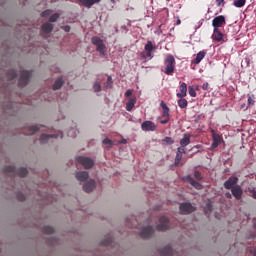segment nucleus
I'll use <instances>...</instances> for the list:
<instances>
[{"mask_svg": "<svg viewBox=\"0 0 256 256\" xmlns=\"http://www.w3.org/2000/svg\"><path fill=\"white\" fill-rule=\"evenodd\" d=\"M225 25H227V22L225 21V16L223 15L216 16L212 20V27L214 29H219V27H225Z\"/></svg>", "mask_w": 256, "mask_h": 256, "instance_id": "423d86ee", "label": "nucleus"}, {"mask_svg": "<svg viewBox=\"0 0 256 256\" xmlns=\"http://www.w3.org/2000/svg\"><path fill=\"white\" fill-rule=\"evenodd\" d=\"M64 31H66V33H69V31H71V27L70 26H65Z\"/></svg>", "mask_w": 256, "mask_h": 256, "instance_id": "603ef678", "label": "nucleus"}, {"mask_svg": "<svg viewBox=\"0 0 256 256\" xmlns=\"http://www.w3.org/2000/svg\"><path fill=\"white\" fill-rule=\"evenodd\" d=\"M225 195H226L227 199H231V197H232L231 193H229V192H227Z\"/></svg>", "mask_w": 256, "mask_h": 256, "instance_id": "864d4df0", "label": "nucleus"}, {"mask_svg": "<svg viewBox=\"0 0 256 256\" xmlns=\"http://www.w3.org/2000/svg\"><path fill=\"white\" fill-rule=\"evenodd\" d=\"M194 177L195 179H197L198 181H201V179H203V177H201V174L199 171H195L194 172Z\"/></svg>", "mask_w": 256, "mask_h": 256, "instance_id": "a18cd8bd", "label": "nucleus"}, {"mask_svg": "<svg viewBox=\"0 0 256 256\" xmlns=\"http://www.w3.org/2000/svg\"><path fill=\"white\" fill-rule=\"evenodd\" d=\"M18 201H25V194L18 192L16 195Z\"/></svg>", "mask_w": 256, "mask_h": 256, "instance_id": "79ce46f5", "label": "nucleus"}, {"mask_svg": "<svg viewBox=\"0 0 256 256\" xmlns=\"http://www.w3.org/2000/svg\"><path fill=\"white\" fill-rule=\"evenodd\" d=\"M175 64H176L175 57L171 54H168L166 56V59L164 60L165 75H173V73H175Z\"/></svg>", "mask_w": 256, "mask_h": 256, "instance_id": "f257e3e1", "label": "nucleus"}, {"mask_svg": "<svg viewBox=\"0 0 256 256\" xmlns=\"http://www.w3.org/2000/svg\"><path fill=\"white\" fill-rule=\"evenodd\" d=\"M188 93L190 97H197V92H195V88H193V86H189Z\"/></svg>", "mask_w": 256, "mask_h": 256, "instance_id": "58836bf2", "label": "nucleus"}, {"mask_svg": "<svg viewBox=\"0 0 256 256\" xmlns=\"http://www.w3.org/2000/svg\"><path fill=\"white\" fill-rule=\"evenodd\" d=\"M17 77V71L11 69L7 72L8 81H13Z\"/></svg>", "mask_w": 256, "mask_h": 256, "instance_id": "cd10ccee", "label": "nucleus"}, {"mask_svg": "<svg viewBox=\"0 0 256 256\" xmlns=\"http://www.w3.org/2000/svg\"><path fill=\"white\" fill-rule=\"evenodd\" d=\"M80 5H83V7H87L90 9V7H93L96 3H101V0H80L78 1Z\"/></svg>", "mask_w": 256, "mask_h": 256, "instance_id": "f3484780", "label": "nucleus"}, {"mask_svg": "<svg viewBox=\"0 0 256 256\" xmlns=\"http://www.w3.org/2000/svg\"><path fill=\"white\" fill-rule=\"evenodd\" d=\"M245 2L246 0H234L233 5L234 7L241 8L245 6Z\"/></svg>", "mask_w": 256, "mask_h": 256, "instance_id": "2f4dec72", "label": "nucleus"}, {"mask_svg": "<svg viewBox=\"0 0 256 256\" xmlns=\"http://www.w3.org/2000/svg\"><path fill=\"white\" fill-rule=\"evenodd\" d=\"M157 231H167L169 229V218L161 216L159 218V224L156 226Z\"/></svg>", "mask_w": 256, "mask_h": 256, "instance_id": "0eeeda50", "label": "nucleus"}, {"mask_svg": "<svg viewBox=\"0 0 256 256\" xmlns=\"http://www.w3.org/2000/svg\"><path fill=\"white\" fill-rule=\"evenodd\" d=\"M57 137H59V135L57 134H52V135L42 134L40 136V143H47L49 139L51 138L57 139Z\"/></svg>", "mask_w": 256, "mask_h": 256, "instance_id": "4be33fe9", "label": "nucleus"}, {"mask_svg": "<svg viewBox=\"0 0 256 256\" xmlns=\"http://www.w3.org/2000/svg\"><path fill=\"white\" fill-rule=\"evenodd\" d=\"M177 153L180 154V155L185 154L186 153L185 146L178 147Z\"/></svg>", "mask_w": 256, "mask_h": 256, "instance_id": "37998d69", "label": "nucleus"}, {"mask_svg": "<svg viewBox=\"0 0 256 256\" xmlns=\"http://www.w3.org/2000/svg\"><path fill=\"white\" fill-rule=\"evenodd\" d=\"M61 87H63V78H58L53 85V90L57 91L58 89H61Z\"/></svg>", "mask_w": 256, "mask_h": 256, "instance_id": "bb28decb", "label": "nucleus"}, {"mask_svg": "<svg viewBox=\"0 0 256 256\" xmlns=\"http://www.w3.org/2000/svg\"><path fill=\"white\" fill-rule=\"evenodd\" d=\"M179 93L176 94V96L179 99H183L185 97H187V83L183 82L180 87H179Z\"/></svg>", "mask_w": 256, "mask_h": 256, "instance_id": "dca6fc26", "label": "nucleus"}, {"mask_svg": "<svg viewBox=\"0 0 256 256\" xmlns=\"http://www.w3.org/2000/svg\"><path fill=\"white\" fill-rule=\"evenodd\" d=\"M39 131V126H30L29 133L27 135H35Z\"/></svg>", "mask_w": 256, "mask_h": 256, "instance_id": "473e14b6", "label": "nucleus"}, {"mask_svg": "<svg viewBox=\"0 0 256 256\" xmlns=\"http://www.w3.org/2000/svg\"><path fill=\"white\" fill-rule=\"evenodd\" d=\"M202 89H203V91H209V83L208 82L204 83L202 85Z\"/></svg>", "mask_w": 256, "mask_h": 256, "instance_id": "09e8293b", "label": "nucleus"}, {"mask_svg": "<svg viewBox=\"0 0 256 256\" xmlns=\"http://www.w3.org/2000/svg\"><path fill=\"white\" fill-rule=\"evenodd\" d=\"M92 45L96 46V50L100 55H105V52L107 51V47L105 46V43H103V40L97 36L92 37Z\"/></svg>", "mask_w": 256, "mask_h": 256, "instance_id": "f03ea898", "label": "nucleus"}, {"mask_svg": "<svg viewBox=\"0 0 256 256\" xmlns=\"http://www.w3.org/2000/svg\"><path fill=\"white\" fill-rule=\"evenodd\" d=\"M93 89L95 93H99V91H101V84L99 82H95Z\"/></svg>", "mask_w": 256, "mask_h": 256, "instance_id": "ea45409f", "label": "nucleus"}, {"mask_svg": "<svg viewBox=\"0 0 256 256\" xmlns=\"http://www.w3.org/2000/svg\"><path fill=\"white\" fill-rule=\"evenodd\" d=\"M239 181V178L232 176L230 177L226 182H224L225 189H233V187H236L235 185Z\"/></svg>", "mask_w": 256, "mask_h": 256, "instance_id": "f8f14e48", "label": "nucleus"}, {"mask_svg": "<svg viewBox=\"0 0 256 256\" xmlns=\"http://www.w3.org/2000/svg\"><path fill=\"white\" fill-rule=\"evenodd\" d=\"M185 181L190 183V185H192V187H195V189H198V190L203 189V185H201V183L195 181V179H193L191 176H186Z\"/></svg>", "mask_w": 256, "mask_h": 256, "instance_id": "6ab92c4d", "label": "nucleus"}, {"mask_svg": "<svg viewBox=\"0 0 256 256\" xmlns=\"http://www.w3.org/2000/svg\"><path fill=\"white\" fill-rule=\"evenodd\" d=\"M161 256H173V248L171 246H166L162 250H160Z\"/></svg>", "mask_w": 256, "mask_h": 256, "instance_id": "b1692460", "label": "nucleus"}, {"mask_svg": "<svg viewBox=\"0 0 256 256\" xmlns=\"http://www.w3.org/2000/svg\"><path fill=\"white\" fill-rule=\"evenodd\" d=\"M217 7H224L225 6V0H216Z\"/></svg>", "mask_w": 256, "mask_h": 256, "instance_id": "c03bdc74", "label": "nucleus"}, {"mask_svg": "<svg viewBox=\"0 0 256 256\" xmlns=\"http://www.w3.org/2000/svg\"><path fill=\"white\" fill-rule=\"evenodd\" d=\"M121 143L125 145L127 143V140H122Z\"/></svg>", "mask_w": 256, "mask_h": 256, "instance_id": "6e6d98bb", "label": "nucleus"}, {"mask_svg": "<svg viewBox=\"0 0 256 256\" xmlns=\"http://www.w3.org/2000/svg\"><path fill=\"white\" fill-rule=\"evenodd\" d=\"M105 89H111L113 87V78L108 76L107 82L104 84Z\"/></svg>", "mask_w": 256, "mask_h": 256, "instance_id": "7c9ffc66", "label": "nucleus"}, {"mask_svg": "<svg viewBox=\"0 0 256 256\" xmlns=\"http://www.w3.org/2000/svg\"><path fill=\"white\" fill-rule=\"evenodd\" d=\"M212 137H213V141L218 143L219 145L221 141H223V138L219 134L213 133Z\"/></svg>", "mask_w": 256, "mask_h": 256, "instance_id": "c9c22d12", "label": "nucleus"}, {"mask_svg": "<svg viewBox=\"0 0 256 256\" xmlns=\"http://www.w3.org/2000/svg\"><path fill=\"white\" fill-rule=\"evenodd\" d=\"M61 139H63V134H60Z\"/></svg>", "mask_w": 256, "mask_h": 256, "instance_id": "4d7b16f0", "label": "nucleus"}, {"mask_svg": "<svg viewBox=\"0 0 256 256\" xmlns=\"http://www.w3.org/2000/svg\"><path fill=\"white\" fill-rule=\"evenodd\" d=\"M59 17H60L59 13H55L52 16H50L49 22L50 23H55L57 21V19H59Z\"/></svg>", "mask_w": 256, "mask_h": 256, "instance_id": "4c0bfd02", "label": "nucleus"}, {"mask_svg": "<svg viewBox=\"0 0 256 256\" xmlns=\"http://www.w3.org/2000/svg\"><path fill=\"white\" fill-rule=\"evenodd\" d=\"M42 233L45 235H53V233H55V229L51 226H44L42 228Z\"/></svg>", "mask_w": 256, "mask_h": 256, "instance_id": "a878e982", "label": "nucleus"}, {"mask_svg": "<svg viewBox=\"0 0 256 256\" xmlns=\"http://www.w3.org/2000/svg\"><path fill=\"white\" fill-rule=\"evenodd\" d=\"M76 179L81 182L87 181V179H89V172H87V171L77 172Z\"/></svg>", "mask_w": 256, "mask_h": 256, "instance_id": "412c9836", "label": "nucleus"}, {"mask_svg": "<svg viewBox=\"0 0 256 256\" xmlns=\"http://www.w3.org/2000/svg\"><path fill=\"white\" fill-rule=\"evenodd\" d=\"M211 211H213V205H211V203L206 204V206L204 208L205 215H209V213H211Z\"/></svg>", "mask_w": 256, "mask_h": 256, "instance_id": "f704fd0d", "label": "nucleus"}, {"mask_svg": "<svg viewBox=\"0 0 256 256\" xmlns=\"http://www.w3.org/2000/svg\"><path fill=\"white\" fill-rule=\"evenodd\" d=\"M111 243H113L112 238H108V239L102 241V245H104L105 247H109V245H111Z\"/></svg>", "mask_w": 256, "mask_h": 256, "instance_id": "a19ab883", "label": "nucleus"}, {"mask_svg": "<svg viewBox=\"0 0 256 256\" xmlns=\"http://www.w3.org/2000/svg\"><path fill=\"white\" fill-rule=\"evenodd\" d=\"M42 17H49L51 15V10H45L42 12Z\"/></svg>", "mask_w": 256, "mask_h": 256, "instance_id": "49530a36", "label": "nucleus"}, {"mask_svg": "<svg viewBox=\"0 0 256 256\" xmlns=\"http://www.w3.org/2000/svg\"><path fill=\"white\" fill-rule=\"evenodd\" d=\"M144 49L146 51V57H150V59L153 58V49H155V46H153V42L148 40Z\"/></svg>", "mask_w": 256, "mask_h": 256, "instance_id": "2eb2a0df", "label": "nucleus"}, {"mask_svg": "<svg viewBox=\"0 0 256 256\" xmlns=\"http://www.w3.org/2000/svg\"><path fill=\"white\" fill-rule=\"evenodd\" d=\"M133 107H135V99L130 98L126 104V111H133Z\"/></svg>", "mask_w": 256, "mask_h": 256, "instance_id": "c85d7f7f", "label": "nucleus"}, {"mask_svg": "<svg viewBox=\"0 0 256 256\" xmlns=\"http://www.w3.org/2000/svg\"><path fill=\"white\" fill-rule=\"evenodd\" d=\"M187 105H189V102H187V99L180 98L178 100V107H180V109H185Z\"/></svg>", "mask_w": 256, "mask_h": 256, "instance_id": "c756f323", "label": "nucleus"}, {"mask_svg": "<svg viewBox=\"0 0 256 256\" xmlns=\"http://www.w3.org/2000/svg\"><path fill=\"white\" fill-rule=\"evenodd\" d=\"M252 197L253 199H256V191H252Z\"/></svg>", "mask_w": 256, "mask_h": 256, "instance_id": "5fc2aeb1", "label": "nucleus"}, {"mask_svg": "<svg viewBox=\"0 0 256 256\" xmlns=\"http://www.w3.org/2000/svg\"><path fill=\"white\" fill-rule=\"evenodd\" d=\"M162 142L164 145H173V143H175V141H173V138H171V137H165L162 140Z\"/></svg>", "mask_w": 256, "mask_h": 256, "instance_id": "72a5a7b5", "label": "nucleus"}, {"mask_svg": "<svg viewBox=\"0 0 256 256\" xmlns=\"http://www.w3.org/2000/svg\"><path fill=\"white\" fill-rule=\"evenodd\" d=\"M223 37H224V35L219 29L213 30L212 39L214 41H217V43H221V41L223 40Z\"/></svg>", "mask_w": 256, "mask_h": 256, "instance_id": "aec40b11", "label": "nucleus"}, {"mask_svg": "<svg viewBox=\"0 0 256 256\" xmlns=\"http://www.w3.org/2000/svg\"><path fill=\"white\" fill-rule=\"evenodd\" d=\"M180 211L182 215H189V213H193V211H195V207H193L189 202L182 203L180 204Z\"/></svg>", "mask_w": 256, "mask_h": 256, "instance_id": "1a4fd4ad", "label": "nucleus"}, {"mask_svg": "<svg viewBox=\"0 0 256 256\" xmlns=\"http://www.w3.org/2000/svg\"><path fill=\"white\" fill-rule=\"evenodd\" d=\"M183 159V154H179L178 152L176 153V158H175V165L179 166L181 165V160Z\"/></svg>", "mask_w": 256, "mask_h": 256, "instance_id": "e433bc0d", "label": "nucleus"}, {"mask_svg": "<svg viewBox=\"0 0 256 256\" xmlns=\"http://www.w3.org/2000/svg\"><path fill=\"white\" fill-rule=\"evenodd\" d=\"M142 131H157V125L153 121L146 120L141 124Z\"/></svg>", "mask_w": 256, "mask_h": 256, "instance_id": "9d476101", "label": "nucleus"}, {"mask_svg": "<svg viewBox=\"0 0 256 256\" xmlns=\"http://www.w3.org/2000/svg\"><path fill=\"white\" fill-rule=\"evenodd\" d=\"M42 31H43V33H46V34L51 33V31H53V24H51V23L43 24Z\"/></svg>", "mask_w": 256, "mask_h": 256, "instance_id": "393cba45", "label": "nucleus"}, {"mask_svg": "<svg viewBox=\"0 0 256 256\" xmlns=\"http://www.w3.org/2000/svg\"><path fill=\"white\" fill-rule=\"evenodd\" d=\"M78 2L80 1V0H77Z\"/></svg>", "mask_w": 256, "mask_h": 256, "instance_id": "052dcab7", "label": "nucleus"}, {"mask_svg": "<svg viewBox=\"0 0 256 256\" xmlns=\"http://www.w3.org/2000/svg\"><path fill=\"white\" fill-rule=\"evenodd\" d=\"M191 143V136L189 134H184L183 138L180 140L181 147H187Z\"/></svg>", "mask_w": 256, "mask_h": 256, "instance_id": "5701e85b", "label": "nucleus"}, {"mask_svg": "<svg viewBox=\"0 0 256 256\" xmlns=\"http://www.w3.org/2000/svg\"><path fill=\"white\" fill-rule=\"evenodd\" d=\"M6 173H16L19 177H27V168H19L18 170L15 169L14 166H6L5 168Z\"/></svg>", "mask_w": 256, "mask_h": 256, "instance_id": "20e7f679", "label": "nucleus"}, {"mask_svg": "<svg viewBox=\"0 0 256 256\" xmlns=\"http://www.w3.org/2000/svg\"><path fill=\"white\" fill-rule=\"evenodd\" d=\"M153 233H154L153 227L146 226L141 230L139 235L142 239H149V237H151V235H153Z\"/></svg>", "mask_w": 256, "mask_h": 256, "instance_id": "9b49d317", "label": "nucleus"}, {"mask_svg": "<svg viewBox=\"0 0 256 256\" xmlns=\"http://www.w3.org/2000/svg\"><path fill=\"white\" fill-rule=\"evenodd\" d=\"M254 255H256V252H254Z\"/></svg>", "mask_w": 256, "mask_h": 256, "instance_id": "bf43d9fd", "label": "nucleus"}, {"mask_svg": "<svg viewBox=\"0 0 256 256\" xmlns=\"http://www.w3.org/2000/svg\"><path fill=\"white\" fill-rule=\"evenodd\" d=\"M112 1V3H115V0H111Z\"/></svg>", "mask_w": 256, "mask_h": 256, "instance_id": "13d9d810", "label": "nucleus"}, {"mask_svg": "<svg viewBox=\"0 0 256 256\" xmlns=\"http://www.w3.org/2000/svg\"><path fill=\"white\" fill-rule=\"evenodd\" d=\"M30 77H31V72L27 70H22L20 74V78L18 80L19 87H25L27 83H29Z\"/></svg>", "mask_w": 256, "mask_h": 256, "instance_id": "39448f33", "label": "nucleus"}, {"mask_svg": "<svg viewBox=\"0 0 256 256\" xmlns=\"http://www.w3.org/2000/svg\"><path fill=\"white\" fill-rule=\"evenodd\" d=\"M103 144L104 145H113V141H111V139H109V138H106L103 140Z\"/></svg>", "mask_w": 256, "mask_h": 256, "instance_id": "de8ad7c7", "label": "nucleus"}, {"mask_svg": "<svg viewBox=\"0 0 256 256\" xmlns=\"http://www.w3.org/2000/svg\"><path fill=\"white\" fill-rule=\"evenodd\" d=\"M77 161L80 163V165H83L85 169H91V167L95 165V162H93V160L88 157L79 156Z\"/></svg>", "mask_w": 256, "mask_h": 256, "instance_id": "6e6552de", "label": "nucleus"}, {"mask_svg": "<svg viewBox=\"0 0 256 256\" xmlns=\"http://www.w3.org/2000/svg\"><path fill=\"white\" fill-rule=\"evenodd\" d=\"M233 197L239 201L241 197H243V189H241V186L236 185L231 189Z\"/></svg>", "mask_w": 256, "mask_h": 256, "instance_id": "ddd939ff", "label": "nucleus"}, {"mask_svg": "<svg viewBox=\"0 0 256 256\" xmlns=\"http://www.w3.org/2000/svg\"><path fill=\"white\" fill-rule=\"evenodd\" d=\"M131 95H133V91L132 90H127L125 92V97H131Z\"/></svg>", "mask_w": 256, "mask_h": 256, "instance_id": "8fccbe9b", "label": "nucleus"}, {"mask_svg": "<svg viewBox=\"0 0 256 256\" xmlns=\"http://www.w3.org/2000/svg\"><path fill=\"white\" fill-rule=\"evenodd\" d=\"M160 106L162 108V117L164 118V120H161L160 123L161 125H167L171 117V115L169 114V107L163 101H161Z\"/></svg>", "mask_w": 256, "mask_h": 256, "instance_id": "7ed1b4c3", "label": "nucleus"}, {"mask_svg": "<svg viewBox=\"0 0 256 256\" xmlns=\"http://www.w3.org/2000/svg\"><path fill=\"white\" fill-rule=\"evenodd\" d=\"M205 55H207V52L205 50H202L197 53L196 58L192 61L194 65H199L203 59H205Z\"/></svg>", "mask_w": 256, "mask_h": 256, "instance_id": "a211bd4d", "label": "nucleus"}, {"mask_svg": "<svg viewBox=\"0 0 256 256\" xmlns=\"http://www.w3.org/2000/svg\"><path fill=\"white\" fill-rule=\"evenodd\" d=\"M217 147H219V143L213 141V143H212V149H217Z\"/></svg>", "mask_w": 256, "mask_h": 256, "instance_id": "3c124183", "label": "nucleus"}, {"mask_svg": "<svg viewBox=\"0 0 256 256\" xmlns=\"http://www.w3.org/2000/svg\"><path fill=\"white\" fill-rule=\"evenodd\" d=\"M95 187H96L95 180L90 179L88 182H86L83 185V191H85V193H91V191H93V189H95Z\"/></svg>", "mask_w": 256, "mask_h": 256, "instance_id": "4468645a", "label": "nucleus"}]
</instances>
